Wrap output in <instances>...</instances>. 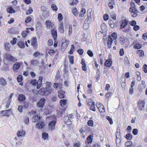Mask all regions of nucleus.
Instances as JSON below:
<instances>
[{
  "mask_svg": "<svg viewBox=\"0 0 147 147\" xmlns=\"http://www.w3.org/2000/svg\"><path fill=\"white\" fill-rule=\"evenodd\" d=\"M42 76H40L39 77V79H38L37 83L36 88L37 89H39L41 86L42 85Z\"/></svg>",
  "mask_w": 147,
  "mask_h": 147,
  "instance_id": "nucleus-11",
  "label": "nucleus"
},
{
  "mask_svg": "<svg viewBox=\"0 0 147 147\" xmlns=\"http://www.w3.org/2000/svg\"><path fill=\"white\" fill-rule=\"evenodd\" d=\"M68 57L69 58V60L70 63L73 64L74 63V57L70 55H68Z\"/></svg>",
  "mask_w": 147,
  "mask_h": 147,
  "instance_id": "nucleus-41",
  "label": "nucleus"
},
{
  "mask_svg": "<svg viewBox=\"0 0 147 147\" xmlns=\"http://www.w3.org/2000/svg\"><path fill=\"white\" fill-rule=\"evenodd\" d=\"M22 76L21 75H19L17 77V81L19 82H22Z\"/></svg>",
  "mask_w": 147,
  "mask_h": 147,
  "instance_id": "nucleus-44",
  "label": "nucleus"
},
{
  "mask_svg": "<svg viewBox=\"0 0 147 147\" xmlns=\"http://www.w3.org/2000/svg\"><path fill=\"white\" fill-rule=\"evenodd\" d=\"M29 31L26 30L23 31L22 33V35L24 38H25L27 36V34L29 33Z\"/></svg>",
  "mask_w": 147,
  "mask_h": 147,
  "instance_id": "nucleus-38",
  "label": "nucleus"
},
{
  "mask_svg": "<svg viewBox=\"0 0 147 147\" xmlns=\"http://www.w3.org/2000/svg\"><path fill=\"white\" fill-rule=\"evenodd\" d=\"M45 126V122L42 121H39L36 124V127L38 129H40L42 128Z\"/></svg>",
  "mask_w": 147,
  "mask_h": 147,
  "instance_id": "nucleus-9",
  "label": "nucleus"
},
{
  "mask_svg": "<svg viewBox=\"0 0 147 147\" xmlns=\"http://www.w3.org/2000/svg\"><path fill=\"white\" fill-rule=\"evenodd\" d=\"M72 26L69 25V34L70 35L72 34Z\"/></svg>",
  "mask_w": 147,
  "mask_h": 147,
  "instance_id": "nucleus-54",
  "label": "nucleus"
},
{
  "mask_svg": "<svg viewBox=\"0 0 147 147\" xmlns=\"http://www.w3.org/2000/svg\"><path fill=\"white\" fill-rule=\"evenodd\" d=\"M42 137L44 140H46L48 138V133L44 132L42 134Z\"/></svg>",
  "mask_w": 147,
  "mask_h": 147,
  "instance_id": "nucleus-31",
  "label": "nucleus"
},
{
  "mask_svg": "<svg viewBox=\"0 0 147 147\" xmlns=\"http://www.w3.org/2000/svg\"><path fill=\"white\" fill-rule=\"evenodd\" d=\"M90 13H90L89 15H88L87 17L85 20L83 24V27L84 29H86L88 28L89 25L91 21L92 18L91 16V14H90Z\"/></svg>",
  "mask_w": 147,
  "mask_h": 147,
  "instance_id": "nucleus-2",
  "label": "nucleus"
},
{
  "mask_svg": "<svg viewBox=\"0 0 147 147\" xmlns=\"http://www.w3.org/2000/svg\"><path fill=\"white\" fill-rule=\"evenodd\" d=\"M31 64L33 65H37L38 63V62L36 60H32L30 61Z\"/></svg>",
  "mask_w": 147,
  "mask_h": 147,
  "instance_id": "nucleus-33",
  "label": "nucleus"
},
{
  "mask_svg": "<svg viewBox=\"0 0 147 147\" xmlns=\"http://www.w3.org/2000/svg\"><path fill=\"white\" fill-rule=\"evenodd\" d=\"M109 16L107 14H105L103 15V19L105 20L106 21L108 19Z\"/></svg>",
  "mask_w": 147,
  "mask_h": 147,
  "instance_id": "nucleus-56",
  "label": "nucleus"
},
{
  "mask_svg": "<svg viewBox=\"0 0 147 147\" xmlns=\"http://www.w3.org/2000/svg\"><path fill=\"white\" fill-rule=\"evenodd\" d=\"M106 119L108 120L110 124H112L113 123V121L112 119L109 116H107L106 117Z\"/></svg>",
  "mask_w": 147,
  "mask_h": 147,
  "instance_id": "nucleus-52",
  "label": "nucleus"
},
{
  "mask_svg": "<svg viewBox=\"0 0 147 147\" xmlns=\"http://www.w3.org/2000/svg\"><path fill=\"white\" fill-rule=\"evenodd\" d=\"M51 33L54 39L56 40V37L57 36V30L55 29L51 31Z\"/></svg>",
  "mask_w": 147,
  "mask_h": 147,
  "instance_id": "nucleus-23",
  "label": "nucleus"
},
{
  "mask_svg": "<svg viewBox=\"0 0 147 147\" xmlns=\"http://www.w3.org/2000/svg\"><path fill=\"white\" fill-rule=\"evenodd\" d=\"M36 80H31L30 82L34 86H35L36 85Z\"/></svg>",
  "mask_w": 147,
  "mask_h": 147,
  "instance_id": "nucleus-58",
  "label": "nucleus"
},
{
  "mask_svg": "<svg viewBox=\"0 0 147 147\" xmlns=\"http://www.w3.org/2000/svg\"><path fill=\"white\" fill-rule=\"evenodd\" d=\"M5 56L7 59L11 61L15 62L17 61V59L9 53H6L5 55Z\"/></svg>",
  "mask_w": 147,
  "mask_h": 147,
  "instance_id": "nucleus-7",
  "label": "nucleus"
},
{
  "mask_svg": "<svg viewBox=\"0 0 147 147\" xmlns=\"http://www.w3.org/2000/svg\"><path fill=\"white\" fill-rule=\"evenodd\" d=\"M96 106L100 112L105 111V108L102 104L97 102L96 103Z\"/></svg>",
  "mask_w": 147,
  "mask_h": 147,
  "instance_id": "nucleus-6",
  "label": "nucleus"
},
{
  "mask_svg": "<svg viewBox=\"0 0 147 147\" xmlns=\"http://www.w3.org/2000/svg\"><path fill=\"white\" fill-rule=\"evenodd\" d=\"M112 64V61L111 59H109L105 62L104 65L105 66L108 67H110Z\"/></svg>",
  "mask_w": 147,
  "mask_h": 147,
  "instance_id": "nucleus-13",
  "label": "nucleus"
},
{
  "mask_svg": "<svg viewBox=\"0 0 147 147\" xmlns=\"http://www.w3.org/2000/svg\"><path fill=\"white\" fill-rule=\"evenodd\" d=\"M52 91V89L50 88H41L39 92L41 95L47 96L50 94Z\"/></svg>",
  "mask_w": 147,
  "mask_h": 147,
  "instance_id": "nucleus-1",
  "label": "nucleus"
},
{
  "mask_svg": "<svg viewBox=\"0 0 147 147\" xmlns=\"http://www.w3.org/2000/svg\"><path fill=\"white\" fill-rule=\"evenodd\" d=\"M137 54L139 57H141L144 55V52L142 50H138L137 52Z\"/></svg>",
  "mask_w": 147,
  "mask_h": 147,
  "instance_id": "nucleus-29",
  "label": "nucleus"
},
{
  "mask_svg": "<svg viewBox=\"0 0 147 147\" xmlns=\"http://www.w3.org/2000/svg\"><path fill=\"white\" fill-rule=\"evenodd\" d=\"M32 20V18L31 17L29 16L27 17L25 19V22L26 23H28L30 22Z\"/></svg>",
  "mask_w": 147,
  "mask_h": 147,
  "instance_id": "nucleus-49",
  "label": "nucleus"
},
{
  "mask_svg": "<svg viewBox=\"0 0 147 147\" xmlns=\"http://www.w3.org/2000/svg\"><path fill=\"white\" fill-rule=\"evenodd\" d=\"M11 109L8 110H6L5 111H1V115L2 116H4L5 115L9 117L11 113Z\"/></svg>",
  "mask_w": 147,
  "mask_h": 147,
  "instance_id": "nucleus-8",
  "label": "nucleus"
},
{
  "mask_svg": "<svg viewBox=\"0 0 147 147\" xmlns=\"http://www.w3.org/2000/svg\"><path fill=\"white\" fill-rule=\"evenodd\" d=\"M18 45L20 48L22 49L24 48L25 47L24 42L22 41H19L18 42Z\"/></svg>",
  "mask_w": 147,
  "mask_h": 147,
  "instance_id": "nucleus-24",
  "label": "nucleus"
},
{
  "mask_svg": "<svg viewBox=\"0 0 147 147\" xmlns=\"http://www.w3.org/2000/svg\"><path fill=\"white\" fill-rule=\"evenodd\" d=\"M33 55L35 57H37L39 55H42V54L41 53H39L38 52H36L33 54Z\"/></svg>",
  "mask_w": 147,
  "mask_h": 147,
  "instance_id": "nucleus-50",
  "label": "nucleus"
},
{
  "mask_svg": "<svg viewBox=\"0 0 147 147\" xmlns=\"http://www.w3.org/2000/svg\"><path fill=\"white\" fill-rule=\"evenodd\" d=\"M67 102V100L65 99H62L60 101L61 105L62 106H63L65 105Z\"/></svg>",
  "mask_w": 147,
  "mask_h": 147,
  "instance_id": "nucleus-35",
  "label": "nucleus"
},
{
  "mask_svg": "<svg viewBox=\"0 0 147 147\" xmlns=\"http://www.w3.org/2000/svg\"><path fill=\"white\" fill-rule=\"evenodd\" d=\"M51 8L54 11H57V9L56 6L54 4H53L52 5Z\"/></svg>",
  "mask_w": 147,
  "mask_h": 147,
  "instance_id": "nucleus-55",
  "label": "nucleus"
},
{
  "mask_svg": "<svg viewBox=\"0 0 147 147\" xmlns=\"http://www.w3.org/2000/svg\"><path fill=\"white\" fill-rule=\"evenodd\" d=\"M46 27L47 28H52L53 26V24H52L51 22L49 20H47L45 23Z\"/></svg>",
  "mask_w": 147,
  "mask_h": 147,
  "instance_id": "nucleus-16",
  "label": "nucleus"
},
{
  "mask_svg": "<svg viewBox=\"0 0 147 147\" xmlns=\"http://www.w3.org/2000/svg\"><path fill=\"white\" fill-rule=\"evenodd\" d=\"M142 69L145 73H147V65L146 64H145L143 65Z\"/></svg>",
  "mask_w": 147,
  "mask_h": 147,
  "instance_id": "nucleus-47",
  "label": "nucleus"
},
{
  "mask_svg": "<svg viewBox=\"0 0 147 147\" xmlns=\"http://www.w3.org/2000/svg\"><path fill=\"white\" fill-rule=\"evenodd\" d=\"M92 136L90 135L87 138V142L88 144L91 143L92 141Z\"/></svg>",
  "mask_w": 147,
  "mask_h": 147,
  "instance_id": "nucleus-28",
  "label": "nucleus"
},
{
  "mask_svg": "<svg viewBox=\"0 0 147 147\" xmlns=\"http://www.w3.org/2000/svg\"><path fill=\"white\" fill-rule=\"evenodd\" d=\"M34 118L35 121L38 122L39 121H42L41 120L42 119V117L41 116H40L39 114L38 115H37L36 116H35L34 117Z\"/></svg>",
  "mask_w": 147,
  "mask_h": 147,
  "instance_id": "nucleus-25",
  "label": "nucleus"
},
{
  "mask_svg": "<svg viewBox=\"0 0 147 147\" xmlns=\"http://www.w3.org/2000/svg\"><path fill=\"white\" fill-rule=\"evenodd\" d=\"M127 24L128 21L127 20H125L122 22L120 25V28L121 29L124 28L127 25Z\"/></svg>",
  "mask_w": 147,
  "mask_h": 147,
  "instance_id": "nucleus-20",
  "label": "nucleus"
},
{
  "mask_svg": "<svg viewBox=\"0 0 147 147\" xmlns=\"http://www.w3.org/2000/svg\"><path fill=\"white\" fill-rule=\"evenodd\" d=\"M20 66V64L17 62L13 64V69L14 70H17L18 69Z\"/></svg>",
  "mask_w": 147,
  "mask_h": 147,
  "instance_id": "nucleus-21",
  "label": "nucleus"
},
{
  "mask_svg": "<svg viewBox=\"0 0 147 147\" xmlns=\"http://www.w3.org/2000/svg\"><path fill=\"white\" fill-rule=\"evenodd\" d=\"M108 40L107 42V45L108 48L110 49L111 47V45L112 43L113 40L111 36H110L108 37Z\"/></svg>",
  "mask_w": 147,
  "mask_h": 147,
  "instance_id": "nucleus-17",
  "label": "nucleus"
},
{
  "mask_svg": "<svg viewBox=\"0 0 147 147\" xmlns=\"http://www.w3.org/2000/svg\"><path fill=\"white\" fill-rule=\"evenodd\" d=\"M58 95L59 98H64L65 92L64 90H60L58 91Z\"/></svg>",
  "mask_w": 147,
  "mask_h": 147,
  "instance_id": "nucleus-15",
  "label": "nucleus"
},
{
  "mask_svg": "<svg viewBox=\"0 0 147 147\" xmlns=\"http://www.w3.org/2000/svg\"><path fill=\"white\" fill-rule=\"evenodd\" d=\"M62 44L61 45V47H67L69 43V41L65 39H62Z\"/></svg>",
  "mask_w": 147,
  "mask_h": 147,
  "instance_id": "nucleus-14",
  "label": "nucleus"
},
{
  "mask_svg": "<svg viewBox=\"0 0 147 147\" xmlns=\"http://www.w3.org/2000/svg\"><path fill=\"white\" fill-rule=\"evenodd\" d=\"M109 23L110 26L112 28L114 27L115 24L114 23L113 20H111L109 21Z\"/></svg>",
  "mask_w": 147,
  "mask_h": 147,
  "instance_id": "nucleus-36",
  "label": "nucleus"
},
{
  "mask_svg": "<svg viewBox=\"0 0 147 147\" xmlns=\"http://www.w3.org/2000/svg\"><path fill=\"white\" fill-rule=\"evenodd\" d=\"M63 16L61 13H59L58 14V19L59 20H61L63 19Z\"/></svg>",
  "mask_w": 147,
  "mask_h": 147,
  "instance_id": "nucleus-59",
  "label": "nucleus"
},
{
  "mask_svg": "<svg viewBox=\"0 0 147 147\" xmlns=\"http://www.w3.org/2000/svg\"><path fill=\"white\" fill-rule=\"evenodd\" d=\"M46 99L44 98H42L40 99L37 104V105L38 107L42 108L44 107L45 102Z\"/></svg>",
  "mask_w": 147,
  "mask_h": 147,
  "instance_id": "nucleus-5",
  "label": "nucleus"
},
{
  "mask_svg": "<svg viewBox=\"0 0 147 147\" xmlns=\"http://www.w3.org/2000/svg\"><path fill=\"white\" fill-rule=\"evenodd\" d=\"M7 84L6 81L3 78H0V84L3 86H5Z\"/></svg>",
  "mask_w": 147,
  "mask_h": 147,
  "instance_id": "nucleus-19",
  "label": "nucleus"
},
{
  "mask_svg": "<svg viewBox=\"0 0 147 147\" xmlns=\"http://www.w3.org/2000/svg\"><path fill=\"white\" fill-rule=\"evenodd\" d=\"M37 39L36 38L34 37L32 38V42L31 43L32 45L35 48H36L37 44Z\"/></svg>",
  "mask_w": 147,
  "mask_h": 147,
  "instance_id": "nucleus-18",
  "label": "nucleus"
},
{
  "mask_svg": "<svg viewBox=\"0 0 147 147\" xmlns=\"http://www.w3.org/2000/svg\"><path fill=\"white\" fill-rule=\"evenodd\" d=\"M143 38L145 40H147V32L145 34H144L142 36Z\"/></svg>",
  "mask_w": 147,
  "mask_h": 147,
  "instance_id": "nucleus-63",
  "label": "nucleus"
},
{
  "mask_svg": "<svg viewBox=\"0 0 147 147\" xmlns=\"http://www.w3.org/2000/svg\"><path fill=\"white\" fill-rule=\"evenodd\" d=\"M55 124L56 122L55 121H52L50 122L49 124V129L51 130H54L55 129Z\"/></svg>",
  "mask_w": 147,
  "mask_h": 147,
  "instance_id": "nucleus-10",
  "label": "nucleus"
},
{
  "mask_svg": "<svg viewBox=\"0 0 147 147\" xmlns=\"http://www.w3.org/2000/svg\"><path fill=\"white\" fill-rule=\"evenodd\" d=\"M7 11L10 13H14L15 11L14 9L11 7H9L7 9Z\"/></svg>",
  "mask_w": 147,
  "mask_h": 147,
  "instance_id": "nucleus-27",
  "label": "nucleus"
},
{
  "mask_svg": "<svg viewBox=\"0 0 147 147\" xmlns=\"http://www.w3.org/2000/svg\"><path fill=\"white\" fill-rule=\"evenodd\" d=\"M120 133L119 132H117L116 134V142H117V140L118 139L119 140V141L120 142Z\"/></svg>",
  "mask_w": 147,
  "mask_h": 147,
  "instance_id": "nucleus-39",
  "label": "nucleus"
},
{
  "mask_svg": "<svg viewBox=\"0 0 147 147\" xmlns=\"http://www.w3.org/2000/svg\"><path fill=\"white\" fill-rule=\"evenodd\" d=\"M124 53V50L123 49H121L119 51V55L120 56H122Z\"/></svg>",
  "mask_w": 147,
  "mask_h": 147,
  "instance_id": "nucleus-60",
  "label": "nucleus"
},
{
  "mask_svg": "<svg viewBox=\"0 0 147 147\" xmlns=\"http://www.w3.org/2000/svg\"><path fill=\"white\" fill-rule=\"evenodd\" d=\"M133 134L135 135H136L138 133V130L137 129H133L132 131Z\"/></svg>",
  "mask_w": 147,
  "mask_h": 147,
  "instance_id": "nucleus-57",
  "label": "nucleus"
},
{
  "mask_svg": "<svg viewBox=\"0 0 147 147\" xmlns=\"http://www.w3.org/2000/svg\"><path fill=\"white\" fill-rule=\"evenodd\" d=\"M138 106L139 109L140 111H143L144 109L145 103L144 101L140 100L138 102Z\"/></svg>",
  "mask_w": 147,
  "mask_h": 147,
  "instance_id": "nucleus-4",
  "label": "nucleus"
},
{
  "mask_svg": "<svg viewBox=\"0 0 147 147\" xmlns=\"http://www.w3.org/2000/svg\"><path fill=\"white\" fill-rule=\"evenodd\" d=\"M33 10L30 7L29 8V9L27 10L26 11V15H29L32 12Z\"/></svg>",
  "mask_w": 147,
  "mask_h": 147,
  "instance_id": "nucleus-51",
  "label": "nucleus"
},
{
  "mask_svg": "<svg viewBox=\"0 0 147 147\" xmlns=\"http://www.w3.org/2000/svg\"><path fill=\"white\" fill-rule=\"evenodd\" d=\"M116 15L113 12H112L110 13V17L113 20H116Z\"/></svg>",
  "mask_w": 147,
  "mask_h": 147,
  "instance_id": "nucleus-34",
  "label": "nucleus"
},
{
  "mask_svg": "<svg viewBox=\"0 0 147 147\" xmlns=\"http://www.w3.org/2000/svg\"><path fill=\"white\" fill-rule=\"evenodd\" d=\"M10 44L9 43H6L5 45V49L6 50H9V48L10 47Z\"/></svg>",
  "mask_w": 147,
  "mask_h": 147,
  "instance_id": "nucleus-40",
  "label": "nucleus"
},
{
  "mask_svg": "<svg viewBox=\"0 0 147 147\" xmlns=\"http://www.w3.org/2000/svg\"><path fill=\"white\" fill-rule=\"evenodd\" d=\"M26 97L25 95L21 94H19L18 96V100L20 102H24L26 99Z\"/></svg>",
  "mask_w": 147,
  "mask_h": 147,
  "instance_id": "nucleus-12",
  "label": "nucleus"
},
{
  "mask_svg": "<svg viewBox=\"0 0 147 147\" xmlns=\"http://www.w3.org/2000/svg\"><path fill=\"white\" fill-rule=\"evenodd\" d=\"M88 125L90 126H92L93 124V122L92 120H90L87 122Z\"/></svg>",
  "mask_w": 147,
  "mask_h": 147,
  "instance_id": "nucleus-48",
  "label": "nucleus"
},
{
  "mask_svg": "<svg viewBox=\"0 0 147 147\" xmlns=\"http://www.w3.org/2000/svg\"><path fill=\"white\" fill-rule=\"evenodd\" d=\"M23 107L22 105H19L18 107V110L20 112H22V111Z\"/></svg>",
  "mask_w": 147,
  "mask_h": 147,
  "instance_id": "nucleus-64",
  "label": "nucleus"
},
{
  "mask_svg": "<svg viewBox=\"0 0 147 147\" xmlns=\"http://www.w3.org/2000/svg\"><path fill=\"white\" fill-rule=\"evenodd\" d=\"M78 53L80 55H82L83 52L84 51L83 50L81 49H80L78 50Z\"/></svg>",
  "mask_w": 147,
  "mask_h": 147,
  "instance_id": "nucleus-62",
  "label": "nucleus"
},
{
  "mask_svg": "<svg viewBox=\"0 0 147 147\" xmlns=\"http://www.w3.org/2000/svg\"><path fill=\"white\" fill-rule=\"evenodd\" d=\"M59 31L61 33H63L64 32V30L63 28V26L62 24H60L59 27Z\"/></svg>",
  "mask_w": 147,
  "mask_h": 147,
  "instance_id": "nucleus-26",
  "label": "nucleus"
},
{
  "mask_svg": "<svg viewBox=\"0 0 147 147\" xmlns=\"http://www.w3.org/2000/svg\"><path fill=\"white\" fill-rule=\"evenodd\" d=\"M72 13L75 16H77L78 12H77V9L76 8H74L72 10Z\"/></svg>",
  "mask_w": 147,
  "mask_h": 147,
  "instance_id": "nucleus-45",
  "label": "nucleus"
},
{
  "mask_svg": "<svg viewBox=\"0 0 147 147\" xmlns=\"http://www.w3.org/2000/svg\"><path fill=\"white\" fill-rule=\"evenodd\" d=\"M17 134L18 136H24L25 134V132L24 131L20 130L18 131Z\"/></svg>",
  "mask_w": 147,
  "mask_h": 147,
  "instance_id": "nucleus-22",
  "label": "nucleus"
},
{
  "mask_svg": "<svg viewBox=\"0 0 147 147\" xmlns=\"http://www.w3.org/2000/svg\"><path fill=\"white\" fill-rule=\"evenodd\" d=\"M86 10L84 8H82L80 11L79 15L80 17H82L84 16V15L86 13Z\"/></svg>",
  "mask_w": 147,
  "mask_h": 147,
  "instance_id": "nucleus-30",
  "label": "nucleus"
},
{
  "mask_svg": "<svg viewBox=\"0 0 147 147\" xmlns=\"http://www.w3.org/2000/svg\"><path fill=\"white\" fill-rule=\"evenodd\" d=\"M79 131L80 132V133L81 136L82 137L84 138L85 136L83 134L84 133V130H83V129H81Z\"/></svg>",
  "mask_w": 147,
  "mask_h": 147,
  "instance_id": "nucleus-53",
  "label": "nucleus"
},
{
  "mask_svg": "<svg viewBox=\"0 0 147 147\" xmlns=\"http://www.w3.org/2000/svg\"><path fill=\"white\" fill-rule=\"evenodd\" d=\"M75 49L74 46L73 45H71V47L69 51V53L70 55L73 54V52L74 51Z\"/></svg>",
  "mask_w": 147,
  "mask_h": 147,
  "instance_id": "nucleus-32",
  "label": "nucleus"
},
{
  "mask_svg": "<svg viewBox=\"0 0 147 147\" xmlns=\"http://www.w3.org/2000/svg\"><path fill=\"white\" fill-rule=\"evenodd\" d=\"M142 47V45L139 44V43H136V45L134 46V48L137 49H139Z\"/></svg>",
  "mask_w": 147,
  "mask_h": 147,
  "instance_id": "nucleus-42",
  "label": "nucleus"
},
{
  "mask_svg": "<svg viewBox=\"0 0 147 147\" xmlns=\"http://www.w3.org/2000/svg\"><path fill=\"white\" fill-rule=\"evenodd\" d=\"M124 63L126 65H128L129 63V60L127 57L125 56L124 58Z\"/></svg>",
  "mask_w": 147,
  "mask_h": 147,
  "instance_id": "nucleus-46",
  "label": "nucleus"
},
{
  "mask_svg": "<svg viewBox=\"0 0 147 147\" xmlns=\"http://www.w3.org/2000/svg\"><path fill=\"white\" fill-rule=\"evenodd\" d=\"M17 40V38H13L12 40L10 41V42L12 45H13L16 43Z\"/></svg>",
  "mask_w": 147,
  "mask_h": 147,
  "instance_id": "nucleus-37",
  "label": "nucleus"
},
{
  "mask_svg": "<svg viewBox=\"0 0 147 147\" xmlns=\"http://www.w3.org/2000/svg\"><path fill=\"white\" fill-rule=\"evenodd\" d=\"M140 29V27L138 25H135L133 27V29L136 31H137Z\"/></svg>",
  "mask_w": 147,
  "mask_h": 147,
  "instance_id": "nucleus-61",
  "label": "nucleus"
},
{
  "mask_svg": "<svg viewBox=\"0 0 147 147\" xmlns=\"http://www.w3.org/2000/svg\"><path fill=\"white\" fill-rule=\"evenodd\" d=\"M129 11L130 12L131 16L132 17H136L138 15V11L136 8H129Z\"/></svg>",
  "mask_w": 147,
  "mask_h": 147,
  "instance_id": "nucleus-3",
  "label": "nucleus"
},
{
  "mask_svg": "<svg viewBox=\"0 0 147 147\" xmlns=\"http://www.w3.org/2000/svg\"><path fill=\"white\" fill-rule=\"evenodd\" d=\"M87 53L90 57H92L93 56V54L92 51L90 50H88L87 51Z\"/></svg>",
  "mask_w": 147,
  "mask_h": 147,
  "instance_id": "nucleus-43",
  "label": "nucleus"
}]
</instances>
